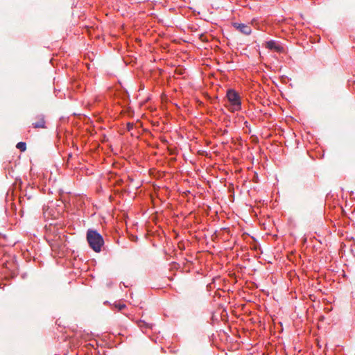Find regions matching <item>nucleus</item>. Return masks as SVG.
<instances>
[{
  "instance_id": "obj_1",
  "label": "nucleus",
  "mask_w": 355,
  "mask_h": 355,
  "mask_svg": "<svg viewBox=\"0 0 355 355\" xmlns=\"http://www.w3.org/2000/svg\"><path fill=\"white\" fill-rule=\"evenodd\" d=\"M87 241L90 248L96 252H99L104 244L102 236L96 230H87Z\"/></svg>"
},
{
  "instance_id": "obj_9",
  "label": "nucleus",
  "mask_w": 355,
  "mask_h": 355,
  "mask_svg": "<svg viewBox=\"0 0 355 355\" xmlns=\"http://www.w3.org/2000/svg\"><path fill=\"white\" fill-rule=\"evenodd\" d=\"M117 307L119 310H122L123 309H124L125 307V304H119V306H117Z\"/></svg>"
},
{
  "instance_id": "obj_6",
  "label": "nucleus",
  "mask_w": 355,
  "mask_h": 355,
  "mask_svg": "<svg viewBox=\"0 0 355 355\" xmlns=\"http://www.w3.org/2000/svg\"><path fill=\"white\" fill-rule=\"evenodd\" d=\"M16 147H17L18 149H19L21 151L24 152V151H25V150H26V143H25V142H22V141H21V142H19V143L17 144Z\"/></svg>"
},
{
  "instance_id": "obj_5",
  "label": "nucleus",
  "mask_w": 355,
  "mask_h": 355,
  "mask_svg": "<svg viewBox=\"0 0 355 355\" xmlns=\"http://www.w3.org/2000/svg\"><path fill=\"white\" fill-rule=\"evenodd\" d=\"M45 120L43 116H40L38 118V121L33 123V127L34 128H45Z\"/></svg>"
},
{
  "instance_id": "obj_2",
  "label": "nucleus",
  "mask_w": 355,
  "mask_h": 355,
  "mask_svg": "<svg viewBox=\"0 0 355 355\" xmlns=\"http://www.w3.org/2000/svg\"><path fill=\"white\" fill-rule=\"evenodd\" d=\"M227 98L231 103L233 110H241V103L238 93L233 89H229L227 92Z\"/></svg>"
},
{
  "instance_id": "obj_4",
  "label": "nucleus",
  "mask_w": 355,
  "mask_h": 355,
  "mask_svg": "<svg viewBox=\"0 0 355 355\" xmlns=\"http://www.w3.org/2000/svg\"><path fill=\"white\" fill-rule=\"evenodd\" d=\"M266 47L270 50H274L277 52H280L282 51L283 48L279 45L275 41H269L266 42Z\"/></svg>"
},
{
  "instance_id": "obj_3",
  "label": "nucleus",
  "mask_w": 355,
  "mask_h": 355,
  "mask_svg": "<svg viewBox=\"0 0 355 355\" xmlns=\"http://www.w3.org/2000/svg\"><path fill=\"white\" fill-rule=\"evenodd\" d=\"M233 26L235 28L243 34L250 35L252 32L251 27L248 24L236 22L233 24Z\"/></svg>"
},
{
  "instance_id": "obj_7",
  "label": "nucleus",
  "mask_w": 355,
  "mask_h": 355,
  "mask_svg": "<svg viewBox=\"0 0 355 355\" xmlns=\"http://www.w3.org/2000/svg\"><path fill=\"white\" fill-rule=\"evenodd\" d=\"M133 126H134L133 123H128L127 124V128L129 131L133 128Z\"/></svg>"
},
{
  "instance_id": "obj_8",
  "label": "nucleus",
  "mask_w": 355,
  "mask_h": 355,
  "mask_svg": "<svg viewBox=\"0 0 355 355\" xmlns=\"http://www.w3.org/2000/svg\"><path fill=\"white\" fill-rule=\"evenodd\" d=\"M144 326H145V327H150V326H149L148 324H146L145 322H140V323H139V327H144Z\"/></svg>"
}]
</instances>
